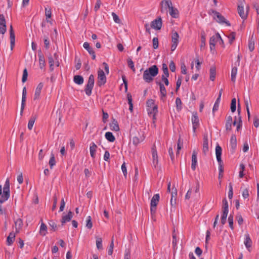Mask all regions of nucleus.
<instances>
[{"label": "nucleus", "mask_w": 259, "mask_h": 259, "mask_svg": "<svg viewBox=\"0 0 259 259\" xmlns=\"http://www.w3.org/2000/svg\"><path fill=\"white\" fill-rule=\"evenodd\" d=\"M105 137L110 142H113L115 140V138L111 132H108L106 133Z\"/></svg>", "instance_id": "obj_36"}, {"label": "nucleus", "mask_w": 259, "mask_h": 259, "mask_svg": "<svg viewBox=\"0 0 259 259\" xmlns=\"http://www.w3.org/2000/svg\"><path fill=\"white\" fill-rule=\"evenodd\" d=\"M222 149L221 147L219 145H217L215 147V154L217 160L219 163V170L220 173H223V163L221 159Z\"/></svg>", "instance_id": "obj_4"}, {"label": "nucleus", "mask_w": 259, "mask_h": 259, "mask_svg": "<svg viewBox=\"0 0 259 259\" xmlns=\"http://www.w3.org/2000/svg\"><path fill=\"white\" fill-rule=\"evenodd\" d=\"M156 84L159 85L160 89V98L162 101L164 100V98L166 96V90L164 84L160 82H156Z\"/></svg>", "instance_id": "obj_15"}, {"label": "nucleus", "mask_w": 259, "mask_h": 259, "mask_svg": "<svg viewBox=\"0 0 259 259\" xmlns=\"http://www.w3.org/2000/svg\"><path fill=\"white\" fill-rule=\"evenodd\" d=\"M49 163L51 169L53 168V166L56 165L55 155L53 153L51 154V157Z\"/></svg>", "instance_id": "obj_41"}, {"label": "nucleus", "mask_w": 259, "mask_h": 259, "mask_svg": "<svg viewBox=\"0 0 259 259\" xmlns=\"http://www.w3.org/2000/svg\"><path fill=\"white\" fill-rule=\"evenodd\" d=\"M233 195V186L232 183L229 184V192H228V198L229 199H232Z\"/></svg>", "instance_id": "obj_55"}, {"label": "nucleus", "mask_w": 259, "mask_h": 259, "mask_svg": "<svg viewBox=\"0 0 259 259\" xmlns=\"http://www.w3.org/2000/svg\"><path fill=\"white\" fill-rule=\"evenodd\" d=\"M127 64L130 68H131L133 71H135V68L134 66V63L131 58L127 59Z\"/></svg>", "instance_id": "obj_62"}, {"label": "nucleus", "mask_w": 259, "mask_h": 259, "mask_svg": "<svg viewBox=\"0 0 259 259\" xmlns=\"http://www.w3.org/2000/svg\"><path fill=\"white\" fill-rule=\"evenodd\" d=\"M45 16L47 19H50L52 17V10L49 7L45 8Z\"/></svg>", "instance_id": "obj_45"}, {"label": "nucleus", "mask_w": 259, "mask_h": 259, "mask_svg": "<svg viewBox=\"0 0 259 259\" xmlns=\"http://www.w3.org/2000/svg\"><path fill=\"white\" fill-rule=\"evenodd\" d=\"M151 152L152 155V163L155 167H156L158 163L157 152L156 150V146H153L151 149Z\"/></svg>", "instance_id": "obj_10"}, {"label": "nucleus", "mask_w": 259, "mask_h": 259, "mask_svg": "<svg viewBox=\"0 0 259 259\" xmlns=\"http://www.w3.org/2000/svg\"><path fill=\"white\" fill-rule=\"evenodd\" d=\"M248 48L250 52H252L254 49V41L253 40H252V38H251L250 40H249L248 42Z\"/></svg>", "instance_id": "obj_60"}, {"label": "nucleus", "mask_w": 259, "mask_h": 259, "mask_svg": "<svg viewBox=\"0 0 259 259\" xmlns=\"http://www.w3.org/2000/svg\"><path fill=\"white\" fill-rule=\"evenodd\" d=\"M153 47L154 49H156L158 47L159 42L157 37H154L152 39Z\"/></svg>", "instance_id": "obj_63"}, {"label": "nucleus", "mask_w": 259, "mask_h": 259, "mask_svg": "<svg viewBox=\"0 0 259 259\" xmlns=\"http://www.w3.org/2000/svg\"><path fill=\"white\" fill-rule=\"evenodd\" d=\"M83 48L88 51L89 54H93L94 50L92 48L90 47L89 44L88 42H84L83 45Z\"/></svg>", "instance_id": "obj_47"}, {"label": "nucleus", "mask_w": 259, "mask_h": 259, "mask_svg": "<svg viewBox=\"0 0 259 259\" xmlns=\"http://www.w3.org/2000/svg\"><path fill=\"white\" fill-rule=\"evenodd\" d=\"M3 192L10 193V182L9 179H7L3 188Z\"/></svg>", "instance_id": "obj_46"}, {"label": "nucleus", "mask_w": 259, "mask_h": 259, "mask_svg": "<svg viewBox=\"0 0 259 259\" xmlns=\"http://www.w3.org/2000/svg\"><path fill=\"white\" fill-rule=\"evenodd\" d=\"M38 56L39 58V65L41 69H43L46 65V62L44 55L42 54L41 50L38 51Z\"/></svg>", "instance_id": "obj_22"}, {"label": "nucleus", "mask_w": 259, "mask_h": 259, "mask_svg": "<svg viewBox=\"0 0 259 259\" xmlns=\"http://www.w3.org/2000/svg\"><path fill=\"white\" fill-rule=\"evenodd\" d=\"M171 51L172 52L174 51L179 42V34L175 31H172L171 32Z\"/></svg>", "instance_id": "obj_7"}, {"label": "nucleus", "mask_w": 259, "mask_h": 259, "mask_svg": "<svg viewBox=\"0 0 259 259\" xmlns=\"http://www.w3.org/2000/svg\"><path fill=\"white\" fill-rule=\"evenodd\" d=\"M72 212L71 211H69L67 214L62 216V219H61V223L62 225L63 226L64 224H65L66 222H68L71 221L73 214Z\"/></svg>", "instance_id": "obj_23"}, {"label": "nucleus", "mask_w": 259, "mask_h": 259, "mask_svg": "<svg viewBox=\"0 0 259 259\" xmlns=\"http://www.w3.org/2000/svg\"><path fill=\"white\" fill-rule=\"evenodd\" d=\"M85 226L89 229H91L93 227V223L92 222V218L91 216H88L86 220Z\"/></svg>", "instance_id": "obj_48"}, {"label": "nucleus", "mask_w": 259, "mask_h": 259, "mask_svg": "<svg viewBox=\"0 0 259 259\" xmlns=\"http://www.w3.org/2000/svg\"><path fill=\"white\" fill-rule=\"evenodd\" d=\"M203 152L206 155L208 152V138L207 134H205L203 135Z\"/></svg>", "instance_id": "obj_16"}, {"label": "nucleus", "mask_w": 259, "mask_h": 259, "mask_svg": "<svg viewBox=\"0 0 259 259\" xmlns=\"http://www.w3.org/2000/svg\"><path fill=\"white\" fill-rule=\"evenodd\" d=\"M228 222L230 228L231 229V230L234 229V226H233V216L232 214H230L228 218Z\"/></svg>", "instance_id": "obj_58"}, {"label": "nucleus", "mask_w": 259, "mask_h": 259, "mask_svg": "<svg viewBox=\"0 0 259 259\" xmlns=\"http://www.w3.org/2000/svg\"><path fill=\"white\" fill-rule=\"evenodd\" d=\"M94 85V76L91 74L89 77L88 83L85 88V92L87 95L90 96L92 94V89Z\"/></svg>", "instance_id": "obj_6"}, {"label": "nucleus", "mask_w": 259, "mask_h": 259, "mask_svg": "<svg viewBox=\"0 0 259 259\" xmlns=\"http://www.w3.org/2000/svg\"><path fill=\"white\" fill-rule=\"evenodd\" d=\"M43 87L44 83L42 82H40L37 86L34 95L33 99L34 100H38L39 99L40 95Z\"/></svg>", "instance_id": "obj_19"}, {"label": "nucleus", "mask_w": 259, "mask_h": 259, "mask_svg": "<svg viewBox=\"0 0 259 259\" xmlns=\"http://www.w3.org/2000/svg\"><path fill=\"white\" fill-rule=\"evenodd\" d=\"M230 146L233 150H235L237 147V139L235 135H232L230 139Z\"/></svg>", "instance_id": "obj_31"}, {"label": "nucleus", "mask_w": 259, "mask_h": 259, "mask_svg": "<svg viewBox=\"0 0 259 259\" xmlns=\"http://www.w3.org/2000/svg\"><path fill=\"white\" fill-rule=\"evenodd\" d=\"M169 15L174 18H177L179 17V13L177 9L174 8L173 7L169 10Z\"/></svg>", "instance_id": "obj_29"}, {"label": "nucleus", "mask_w": 259, "mask_h": 259, "mask_svg": "<svg viewBox=\"0 0 259 259\" xmlns=\"http://www.w3.org/2000/svg\"><path fill=\"white\" fill-rule=\"evenodd\" d=\"M236 36V33L234 32H231L228 36L229 42L230 44H232L233 41L234 40Z\"/></svg>", "instance_id": "obj_59"}, {"label": "nucleus", "mask_w": 259, "mask_h": 259, "mask_svg": "<svg viewBox=\"0 0 259 259\" xmlns=\"http://www.w3.org/2000/svg\"><path fill=\"white\" fill-rule=\"evenodd\" d=\"M242 195L244 199H246L249 197V189L248 188L244 189L242 190Z\"/></svg>", "instance_id": "obj_56"}, {"label": "nucleus", "mask_w": 259, "mask_h": 259, "mask_svg": "<svg viewBox=\"0 0 259 259\" xmlns=\"http://www.w3.org/2000/svg\"><path fill=\"white\" fill-rule=\"evenodd\" d=\"M106 82V77L105 73L103 70L99 68L98 70V84L101 87L105 84Z\"/></svg>", "instance_id": "obj_8"}, {"label": "nucleus", "mask_w": 259, "mask_h": 259, "mask_svg": "<svg viewBox=\"0 0 259 259\" xmlns=\"http://www.w3.org/2000/svg\"><path fill=\"white\" fill-rule=\"evenodd\" d=\"M83 78L81 75H75L74 76V82L79 85L82 84L83 83Z\"/></svg>", "instance_id": "obj_34"}, {"label": "nucleus", "mask_w": 259, "mask_h": 259, "mask_svg": "<svg viewBox=\"0 0 259 259\" xmlns=\"http://www.w3.org/2000/svg\"><path fill=\"white\" fill-rule=\"evenodd\" d=\"M45 47L46 49H48L50 48V41L49 38L47 36H44V38Z\"/></svg>", "instance_id": "obj_64"}, {"label": "nucleus", "mask_w": 259, "mask_h": 259, "mask_svg": "<svg viewBox=\"0 0 259 259\" xmlns=\"http://www.w3.org/2000/svg\"><path fill=\"white\" fill-rule=\"evenodd\" d=\"M162 69L163 72V75L166 76L167 77H169V72L167 66L166 64H162Z\"/></svg>", "instance_id": "obj_52"}, {"label": "nucleus", "mask_w": 259, "mask_h": 259, "mask_svg": "<svg viewBox=\"0 0 259 259\" xmlns=\"http://www.w3.org/2000/svg\"><path fill=\"white\" fill-rule=\"evenodd\" d=\"M222 202H223V207H222L223 210L229 211L228 203V201H227V199L226 198H224Z\"/></svg>", "instance_id": "obj_57"}, {"label": "nucleus", "mask_w": 259, "mask_h": 259, "mask_svg": "<svg viewBox=\"0 0 259 259\" xmlns=\"http://www.w3.org/2000/svg\"><path fill=\"white\" fill-rule=\"evenodd\" d=\"M208 14L210 15H213V19L219 23L221 24H225L227 26H230V22L218 12L214 10H210Z\"/></svg>", "instance_id": "obj_2"}, {"label": "nucleus", "mask_w": 259, "mask_h": 259, "mask_svg": "<svg viewBox=\"0 0 259 259\" xmlns=\"http://www.w3.org/2000/svg\"><path fill=\"white\" fill-rule=\"evenodd\" d=\"M14 223L16 232H19L23 225L22 220L20 218H18L14 221Z\"/></svg>", "instance_id": "obj_25"}, {"label": "nucleus", "mask_w": 259, "mask_h": 259, "mask_svg": "<svg viewBox=\"0 0 259 259\" xmlns=\"http://www.w3.org/2000/svg\"><path fill=\"white\" fill-rule=\"evenodd\" d=\"M232 124V117L231 116H229L227 118L226 126H225L227 130L230 131L231 130Z\"/></svg>", "instance_id": "obj_35"}, {"label": "nucleus", "mask_w": 259, "mask_h": 259, "mask_svg": "<svg viewBox=\"0 0 259 259\" xmlns=\"http://www.w3.org/2000/svg\"><path fill=\"white\" fill-rule=\"evenodd\" d=\"M10 38L11 49V50H12L15 46V33H14V31L13 29L12 25L10 26Z\"/></svg>", "instance_id": "obj_21"}, {"label": "nucleus", "mask_w": 259, "mask_h": 259, "mask_svg": "<svg viewBox=\"0 0 259 259\" xmlns=\"http://www.w3.org/2000/svg\"><path fill=\"white\" fill-rule=\"evenodd\" d=\"M176 108L178 111H180L182 109V102L180 98H177L176 99Z\"/></svg>", "instance_id": "obj_44"}, {"label": "nucleus", "mask_w": 259, "mask_h": 259, "mask_svg": "<svg viewBox=\"0 0 259 259\" xmlns=\"http://www.w3.org/2000/svg\"><path fill=\"white\" fill-rule=\"evenodd\" d=\"M237 112L238 113V123L237 125V131H239V130L241 126H242L241 116H240L241 109H240L239 104H238V105Z\"/></svg>", "instance_id": "obj_32"}, {"label": "nucleus", "mask_w": 259, "mask_h": 259, "mask_svg": "<svg viewBox=\"0 0 259 259\" xmlns=\"http://www.w3.org/2000/svg\"><path fill=\"white\" fill-rule=\"evenodd\" d=\"M146 105L148 114L152 115L153 119H155V116L158 113V107L154 104V100L148 99L147 101Z\"/></svg>", "instance_id": "obj_3"}, {"label": "nucleus", "mask_w": 259, "mask_h": 259, "mask_svg": "<svg viewBox=\"0 0 259 259\" xmlns=\"http://www.w3.org/2000/svg\"><path fill=\"white\" fill-rule=\"evenodd\" d=\"M192 122L193 124V131L194 133H196V129L199 125V120L197 113L193 114L192 116Z\"/></svg>", "instance_id": "obj_13"}, {"label": "nucleus", "mask_w": 259, "mask_h": 259, "mask_svg": "<svg viewBox=\"0 0 259 259\" xmlns=\"http://www.w3.org/2000/svg\"><path fill=\"white\" fill-rule=\"evenodd\" d=\"M239 176L240 178H242L243 177L244 174V170L245 169V166L243 164H240L239 166Z\"/></svg>", "instance_id": "obj_54"}, {"label": "nucleus", "mask_w": 259, "mask_h": 259, "mask_svg": "<svg viewBox=\"0 0 259 259\" xmlns=\"http://www.w3.org/2000/svg\"><path fill=\"white\" fill-rule=\"evenodd\" d=\"M15 237V233L14 232H11L7 239V244L8 245L10 246L13 244Z\"/></svg>", "instance_id": "obj_30"}, {"label": "nucleus", "mask_w": 259, "mask_h": 259, "mask_svg": "<svg viewBox=\"0 0 259 259\" xmlns=\"http://www.w3.org/2000/svg\"><path fill=\"white\" fill-rule=\"evenodd\" d=\"M142 141H143V137H138V136H135L133 138V143L135 146L138 145Z\"/></svg>", "instance_id": "obj_40"}, {"label": "nucleus", "mask_w": 259, "mask_h": 259, "mask_svg": "<svg viewBox=\"0 0 259 259\" xmlns=\"http://www.w3.org/2000/svg\"><path fill=\"white\" fill-rule=\"evenodd\" d=\"M160 4L161 12H163L164 10H166L167 9L169 10L171 7H172V4L170 0L162 1Z\"/></svg>", "instance_id": "obj_12"}, {"label": "nucleus", "mask_w": 259, "mask_h": 259, "mask_svg": "<svg viewBox=\"0 0 259 259\" xmlns=\"http://www.w3.org/2000/svg\"><path fill=\"white\" fill-rule=\"evenodd\" d=\"M127 99L128 101V103L129 104V110L131 111V112H132L133 111V104L132 103L133 99L132 95L130 94H127Z\"/></svg>", "instance_id": "obj_39"}, {"label": "nucleus", "mask_w": 259, "mask_h": 259, "mask_svg": "<svg viewBox=\"0 0 259 259\" xmlns=\"http://www.w3.org/2000/svg\"><path fill=\"white\" fill-rule=\"evenodd\" d=\"M237 74V68L233 67L231 70V81L235 82L236 81V77Z\"/></svg>", "instance_id": "obj_37"}, {"label": "nucleus", "mask_w": 259, "mask_h": 259, "mask_svg": "<svg viewBox=\"0 0 259 259\" xmlns=\"http://www.w3.org/2000/svg\"><path fill=\"white\" fill-rule=\"evenodd\" d=\"M177 190L172 187L171 191L170 204L172 206L175 205L177 203Z\"/></svg>", "instance_id": "obj_18"}, {"label": "nucleus", "mask_w": 259, "mask_h": 259, "mask_svg": "<svg viewBox=\"0 0 259 259\" xmlns=\"http://www.w3.org/2000/svg\"><path fill=\"white\" fill-rule=\"evenodd\" d=\"M48 61H49V64L50 65V67L51 68V70H53L54 69V60L53 58V57H52V56H50L49 57H48Z\"/></svg>", "instance_id": "obj_61"}, {"label": "nucleus", "mask_w": 259, "mask_h": 259, "mask_svg": "<svg viewBox=\"0 0 259 259\" xmlns=\"http://www.w3.org/2000/svg\"><path fill=\"white\" fill-rule=\"evenodd\" d=\"M162 19L160 17L152 21L151 27L156 30H160L162 27Z\"/></svg>", "instance_id": "obj_11"}, {"label": "nucleus", "mask_w": 259, "mask_h": 259, "mask_svg": "<svg viewBox=\"0 0 259 259\" xmlns=\"http://www.w3.org/2000/svg\"><path fill=\"white\" fill-rule=\"evenodd\" d=\"M219 39H221V35L218 32L216 33L210 38L209 46L211 51L214 50L215 44L219 41Z\"/></svg>", "instance_id": "obj_9"}, {"label": "nucleus", "mask_w": 259, "mask_h": 259, "mask_svg": "<svg viewBox=\"0 0 259 259\" xmlns=\"http://www.w3.org/2000/svg\"><path fill=\"white\" fill-rule=\"evenodd\" d=\"M197 152L195 150H193L192 155V163L191 168L193 170L196 169L197 165Z\"/></svg>", "instance_id": "obj_20"}, {"label": "nucleus", "mask_w": 259, "mask_h": 259, "mask_svg": "<svg viewBox=\"0 0 259 259\" xmlns=\"http://www.w3.org/2000/svg\"><path fill=\"white\" fill-rule=\"evenodd\" d=\"M158 68L155 65H153L149 68L146 69L143 72V79L146 82H152L154 77L158 73Z\"/></svg>", "instance_id": "obj_1"}, {"label": "nucleus", "mask_w": 259, "mask_h": 259, "mask_svg": "<svg viewBox=\"0 0 259 259\" xmlns=\"http://www.w3.org/2000/svg\"><path fill=\"white\" fill-rule=\"evenodd\" d=\"M244 244L249 251H250V248L252 246V240L250 237V236L248 233H246L244 235Z\"/></svg>", "instance_id": "obj_17"}, {"label": "nucleus", "mask_w": 259, "mask_h": 259, "mask_svg": "<svg viewBox=\"0 0 259 259\" xmlns=\"http://www.w3.org/2000/svg\"><path fill=\"white\" fill-rule=\"evenodd\" d=\"M97 148V146L95 144V143L92 142L90 145V152L91 156L93 158H94L95 157V154H96Z\"/></svg>", "instance_id": "obj_28"}, {"label": "nucleus", "mask_w": 259, "mask_h": 259, "mask_svg": "<svg viewBox=\"0 0 259 259\" xmlns=\"http://www.w3.org/2000/svg\"><path fill=\"white\" fill-rule=\"evenodd\" d=\"M6 23L3 14L0 15V33L4 34L6 31Z\"/></svg>", "instance_id": "obj_14"}, {"label": "nucleus", "mask_w": 259, "mask_h": 259, "mask_svg": "<svg viewBox=\"0 0 259 259\" xmlns=\"http://www.w3.org/2000/svg\"><path fill=\"white\" fill-rule=\"evenodd\" d=\"M26 88L24 87L22 91V102H21V113H22L23 111L24 110L26 100Z\"/></svg>", "instance_id": "obj_24"}, {"label": "nucleus", "mask_w": 259, "mask_h": 259, "mask_svg": "<svg viewBox=\"0 0 259 259\" xmlns=\"http://www.w3.org/2000/svg\"><path fill=\"white\" fill-rule=\"evenodd\" d=\"M215 78V68L211 67L210 69V79L213 81Z\"/></svg>", "instance_id": "obj_49"}, {"label": "nucleus", "mask_w": 259, "mask_h": 259, "mask_svg": "<svg viewBox=\"0 0 259 259\" xmlns=\"http://www.w3.org/2000/svg\"><path fill=\"white\" fill-rule=\"evenodd\" d=\"M96 243L98 249H103L102 239L101 237H96Z\"/></svg>", "instance_id": "obj_42"}, {"label": "nucleus", "mask_w": 259, "mask_h": 259, "mask_svg": "<svg viewBox=\"0 0 259 259\" xmlns=\"http://www.w3.org/2000/svg\"><path fill=\"white\" fill-rule=\"evenodd\" d=\"M110 127L113 131L118 132L119 131L118 122L115 119H113L112 122L110 124Z\"/></svg>", "instance_id": "obj_27"}, {"label": "nucleus", "mask_w": 259, "mask_h": 259, "mask_svg": "<svg viewBox=\"0 0 259 259\" xmlns=\"http://www.w3.org/2000/svg\"><path fill=\"white\" fill-rule=\"evenodd\" d=\"M10 196V193L3 192V193L0 198V203H3L4 202H5L9 199Z\"/></svg>", "instance_id": "obj_38"}, {"label": "nucleus", "mask_w": 259, "mask_h": 259, "mask_svg": "<svg viewBox=\"0 0 259 259\" xmlns=\"http://www.w3.org/2000/svg\"><path fill=\"white\" fill-rule=\"evenodd\" d=\"M220 99L219 98H218L214 103V104L213 105V109H212V112H214L215 111H217L218 109H219V104H220Z\"/></svg>", "instance_id": "obj_53"}, {"label": "nucleus", "mask_w": 259, "mask_h": 259, "mask_svg": "<svg viewBox=\"0 0 259 259\" xmlns=\"http://www.w3.org/2000/svg\"><path fill=\"white\" fill-rule=\"evenodd\" d=\"M47 233V227L43 222L41 223L39 229V233L42 236H45Z\"/></svg>", "instance_id": "obj_33"}, {"label": "nucleus", "mask_w": 259, "mask_h": 259, "mask_svg": "<svg viewBox=\"0 0 259 259\" xmlns=\"http://www.w3.org/2000/svg\"><path fill=\"white\" fill-rule=\"evenodd\" d=\"M238 12L239 16L241 17L242 19H245L246 18L247 14V13L244 12V8L243 6H238Z\"/></svg>", "instance_id": "obj_26"}, {"label": "nucleus", "mask_w": 259, "mask_h": 259, "mask_svg": "<svg viewBox=\"0 0 259 259\" xmlns=\"http://www.w3.org/2000/svg\"><path fill=\"white\" fill-rule=\"evenodd\" d=\"M160 196L159 194H154L150 202V211L152 215H154L157 209V205L159 201Z\"/></svg>", "instance_id": "obj_5"}, {"label": "nucleus", "mask_w": 259, "mask_h": 259, "mask_svg": "<svg viewBox=\"0 0 259 259\" xmlns=\"http://www.w3.org/2000/svg\"><path fill=\"white\" fill-rule=\"evenodd\" d=\"M205 41H206V37H205V33L202 32L201 35V44H200V49H202L204 48L205 46Z\"/></svg>", "instance_id": "obj_43"}, {"label": "nucleus", "mask_w": 259, "mask_h": 259, "mask_svg": "<svg viewBox=\"0 0 259 259\" xmlns=\"http://www.w3.org/2000/svg\"><path fill=\"white\" fill-rule=\"evenodd\" d=\"M236 110V100L235 98L232 99L231 103V110L232 112H234Z\"/></svg>", "instance_id": "obj_51"}, {"label": "nucleus", "mask_w": 259, "mask_h": 259, "mask_svg": "<svg viewBox=\"0 0 259 259\" xmlns=\"http://www.w3.org/2000/svg\"><path fill=\"white\" fill-rule=\"evenodd\" d=\"M35 117H31L29 121H28V128L29 130H31L32 127H33V126L34 125V122H35Z\"/></svg>", "instance_id": "obj_50"}]
</instances>
